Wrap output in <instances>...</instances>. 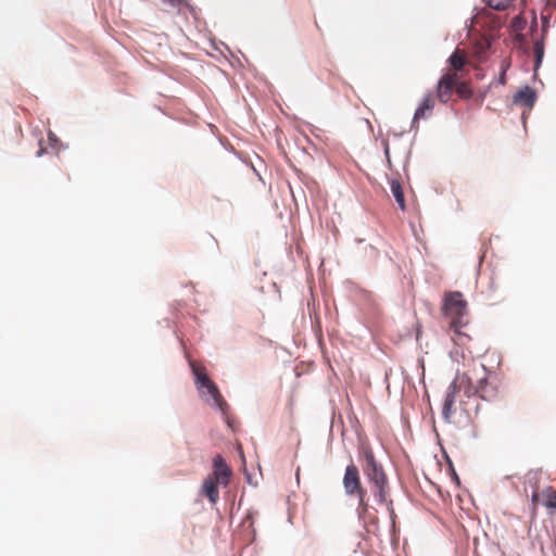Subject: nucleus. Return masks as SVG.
<instances>
[{"instance_id": "f257e3e1", "label": "nucleus", "mask_w": 556, "mask_h": 556, "mask_svg": "<svg viewBox=\"0 0 556 556\" xmlns=\"http://www.w3.org/2000/svg\"><path fill=\"white\" fill-rule=\"evenodd\" d=\"M464 390L467 396L478 395L482 400L490 401L496 395V391L488 382V371L482 363L472 362L470 370L463 374L457 372L455 379L450 384L442 408V416L446 421H451L454 414V404L457 394Z\"/></svg>"}, {"instance_id": "f03ea898", "label": "nucleus", "mask_w": 556, "mask_h": 556, "mask_svg": "<svg viewBox=\"0 0 556 556\" xmlns=\"http://www.w3.org/2000/svg\"><path fill=\"white\" fill-rule=\"evenodd\" d=\"M363 455L365 459L363 470L368 481L372 484L374 495L379 503L386 504L389 496L387 475L382 466L377 462L371 448H364Z\"/></svg>"}, {"instance_id": "7ed1b4c3", "label": "nucleus", "mask_w": 556, "mask_h": 556, "mask_svg": "<svg viewBox=\"0 0 556 556\" xmlns=\"http://www.w3.org/2000/svg\"><path fill=\"white\" fill-rule=\"evenodd\" d=\"M442 311L448 320L450 328L462 334L460 329L468 324L467 302L458 291H451L444 294Z\"/></svg>"}, {"instance_id": "20e7f679", "label": "nucleus", "mask_w": 556, "mask_h": 556, "mask_svg": "<svg viewBox=\"0 0 556 556\" xmlns=\"http://www.w3.org/2000/svg\"><path fill=\"white\" fill-rule=\"evenodd\" d=\"M342 483L348 496L357 497V514L363 517L368 510L367 492L362 485L358 468L353 463L346 466Z\"/></svg>"}, {"instance_id": "39448f33", "label": "nucleus", "mask_w": 556, "mask_h": 556, "mask_svg": "<svg viewBox=\"0 0 556 556\" xmlns=\"http://www.w3.org/2000/svg\"><path fill=\"white\" fill-rule=\"evenodd\" d=\"M458 77L454 73H445L437 85V98L441 103L450 101Z\"/></svg>"}, {"instance_id": "423d86ee", "label": "nucleus", "mask_w": 556, "mask_h": 556, "mask_svg": "<svg viewBox=\"0 0 556 556\" xmlns=\"http://www.w3.org/2000/svg\"><path fill=\"white\" fill-rule=\"evenodd\" d=\"M202 394H208L212 397L214 405L223 413L228 410V404L220 394L217 386L210 379L208 383H203L197 387Z\"/></svg>"}, {"instance_id": "0eeeda50", "label": "nucleus", "mask_w": 556, "mask_h": 556, "mask_svg": "<svg viewBox=\"0 0 556 556\" xmlns=\"http://www.w3.org/2000/svg\"><path fill=\"white\" fill-rule=\"evenodd\" d=\"M202 394H208L212 397L214 405L223 413L228 410V404L220 394L217 386L210 379L208 383H203L197 387Z\"/></svg>"}, {"instance_id": "6e6552de", "label": "nucleus", "mask_w": 556, "mask_h": 556, "mask_svg": "<svg viewBox=\"0 0 556 556\" xmlns=\"http://www.w3.org/2000/svg\"><path fill=\"white\" fill-rule=\"evenodd\" d=\"M214 473L213 478L219 481L220 484L227 485L229 477L231 476V469L226 464L222 455H216L213 459Z\"/></svg>"}, {"instance_id": "1a4fd4ad", "label": "nucleus", "mask_w": 556, "mask_h": 556, "mask_svg": "<svg viewBox=\"0 0 556 556\" xmlns=\"http://www.w3.org/2000/svg\"><path fill=\"white\" fill-rule=\"evenodd\" d=\"M434 105H435V97L431 92H428L424 97L419 106L417 108V110L414 114L413 123L416 124L419 119L426 118L431 113Z\"/></svg>"}, {"instance_id": "9d476101", "label": "nucleus", "mask_w": 556, "mask_h": 556, "mask_svg": "<svg viewBox=\"0 0 556 556\" xmlns=\"http://www.w3.org/2000/svg\"><path fill=\"white\" fill-rule=\"evenodd\" d=\"M451 68L446 73H454L458 79H462V72L467 64L464 51L456 49L448 59Z\"/></svg>"}, {"instance_id": "9b49d317", "label": "nucleus", "mask_w": 556, "mask_h": 556, "mask_svg": "<svg viewBox=\"0 0 556 556\" xmlns=\"http://www.w3.org/2000/svg\"><path fill=\"white\" fill-rule=\"evenodd\" d=\"M535 92L530 87H526L519 90L514 96V102L526 108H532L535 102Z\"/></svg>"}, {"instance_id": "f8f14e48", "label": "nucleus", "mask_w": 556, "mask_h": 556, "mask_svg": "<svg viewBox=\"0 0 556 556\" xmlns=\"http://www.w3.org/2000/svg\"><path fill=\"white\" fill-rule=\"evenodd\" d=\"M218 483H219V481H217L216 479H214L211 476L207 477L203 481V485H202L203 493L205 494V496L208 497V500L213 504H215L219 498V492H218V488H217Z\"/></svg>"}, {"instance_id": "ddd939ff", "label": "nucleus", "mask_w": 556, "mask_h": 556, "mask_svg": "<svg viewBox=\"0 0 556 556\" xmlns=\"http://www.w3.org/2000/svg\"><path fill=\"white\" fill-rule=\"evenodd\" d=\"M391 191L393 197L395 198L396 203L402 210H405V198L404 192L402 190V186L399 180L393 179L391 181Z\"/></svg>"}, {"instance_id": "4468645a", "label": "nucleus", "mask_w": 556, "mask_h": 556, "mask_svg": "<svg viewBox=\"0 0 556 556\" xmlns=\"http://www.w3.org/2000/svg\"><path fill=\"white\" fill-rule=\"evenodd\" d=\"M191 367L195 377L197 387L202 386L203 383H208L210 377L207 376L206 369L203 366L192 364Z\"/></svg>"}, {"instance_id": "2eb2a0df", "label": "nucleus", "mask_w": 556, "mask_h": 556, "mask_svg": "<svg viewBox=\"0 0 556 556\" xmlns=\"http://www.w3.org/2000/svg\"><path fill=\"white\" fill-rule=\"evenodd\" d=\"M533 52L535 58V68L539 67L542 63L544 56V35L541 39H535L533 46Z\"/></svg>"}, {"instance_id": "dca6fc26", "label": "nucleus", "mask_w": 556, "mask_h": 556, "mask_svg": "<svg viewBox=\"0 0 556 556\" xmlns=\"http://www.w3.org/2000/svg\"><path fill=\"white\" fill-rule=\"evenodd\" d=\"M456 93L464 99H469L472 96V90L467 81H463L460 79L457 80L455 85Z\"/></svg>"}, {"instance_id": "f3484780", "label": "nucleus", "mask_w": 556, "mask_h": 556, "mask_svg": "<svg viewBox=\"0 0 556 556\" xmlns=\"http://www.w3.org/2000/svg\"><path fill=\"white\" fill-rule=\"evenodd\" d=\"M543 495L545 496V506L548 508H556V490L547 488Z\"/></svg>"}, {"instance_id": "a211bd4d", "label": "nucleus", "mask_w": 556, "mask_h": 556, "mask_svg": "<svg viewBox=\"0 0 556 556\" xmlns=\"http://www.w3.org/2000/svg\"><path fill=\"white\" fill-rule=\"evenodd\" d=\"M510 4V0H489L488 5L496 11H504Z\"/></svg>"}, {"instance_id": "6ab92c4d", "label": "nucleus", "mask_w": 556, "mask_h": 556, "mask_svg": "<svg viewBox=\"0 0 556 556\" xmlns=\"http://www.w3.org/2000/svg\"><path fill=\"white\" fill-rule=\"evenodd\" d=\"M163 1L168 3L172 7H177L180 3L179 0H163Z\"/></svg>"}, {"instance_id": "aec40b11", "label": "nucleus", "mask_w": 556, "mask_h": 556, "mask_svg": "<svg viewBox=\"0 0 556 556\" xmlns=\"http://www.w3.org/2000/svg\"><path fill=\"white\" fill-rule=\"evenodd\" d=\"M531 500H532L533 504H536L538 501H539V493L538 492H533Z\"/></svg>"}, {"instance_id": "412c9836", "label": "nucleus", "mask_w": 556, "mask_h": 556, "mask_svg": "<svg viewBox=\"0 0 556 556\" xmlns=\"http://www.w3.org/2000/svg\"><path fill=\"white\" fill-rule=\"evenodd\" d=\"M536 27H538V23H536V20L534 18V21L532 22L531 28L534 29Z\"/></svg>"}, {"instance_id": "4be33fe9", "label": "nucleus", "mask_w": 556, "mask_h": 556, "mask_svg": "<svg viewBox=\"0 0 556 556\" xmlns=\"http://www.w3.org/2000/svg\"><path fill=\"white\" fill-rule=\"evenodd\" d=\"M501 80H502V83H504V80H505V73L502 74Z\"/></svg>"}, {"instance_id": "5701e85b", "label": "nucleus", "mask_w": 556, "mask_h": 556, "mask_svg": "<svg viewBox=\"0 0 556 556\" xmlns=\"http://www.w3.org/2000/svg\"><path fill=\"white\" fill-rule=\"evenodd\" d=\"M518 40L522 39V35H517Z\"/></svg>"}]
</instances>
